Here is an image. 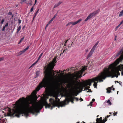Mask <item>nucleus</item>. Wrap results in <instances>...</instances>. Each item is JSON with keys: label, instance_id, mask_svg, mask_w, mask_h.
I'll use <instances>...</instances> for the list:
<instances>
[{"label": "nucleus", "instance_id": "1", "mask_svg": "<svg viewBox=\"0 0 123 123\" xmlns=\"http://www.w3.org/2000/svg\"><path fill=\"white\" fill-rule=\"evenodd\" d=\"M17 108L13 110L12 111L10 110L9 111L8 115L10 116H16L20 117L22 114H28L27 113L37 112L39 109H41L43 106L41 104L33 105L32 107L30 106V103L24 97L19 98L17 101Z\"/></svg>", "mask_w": 123, "mask_h": 123}, {"label": "nucleus", "instance_id": "8", "mask_svg": "<svg viewBox=\"0 0 123 123\" xmlns=\"http://www.w3.org/2000/svg\"><path fill=\"white\" fill-rule=\"evenodd\" d=\"M82 20V19L80 18L79 20H78L77 21L75 22H70L69 23V24H72V25H75L76 24H77L78 23H80L81 21Z\"/></svg>", "mask_w": 123, "mask_h": 123}, {"label": "nucleus", "instance_id": "16", "mask_svg": "<svg viewBox=\"0 0 123 123\" xmlns=\"http://www.w3.org/2000/svg\"><path fill=\"white\" fill-rule=\"evenodd\" d=\"M39 73L40 71H38L36 72V77L35 78L39 76Z\"/></svg>", "mask_w": 123, "mask_h": 123}, {"label": "nucleus", "instance_id": "15", "mask_svg": "<svg viewBox=\"0 0 123 123\" xmlns=\"http://www.w3.org/2000/svg\"><path fill=\"white\" fill-rule=\"evenodd\" d=\"M2 18L1 17H0V21L1 20V21L0 22V24L2 25L3 23V22L5 20L4 19H3L2 20H1V18Z\"/></svg>", "mask_w": 123, "mask_h": 123}, {"label": "nucleus", "instance_id": "31", "mask_svg": "<svg viewBox=\"0 0 123 123\" xmlns=\"http://www.w3.org/2000/svg\"><path fill=\"white\" fill-rule=\"evenodd\" d=\"M29 1H30V2H31L30 3H29V4L30 5H32V2H31V1H29L28 2H26V3H29Z\"/></svg>", "mask_w": 123, "mask_h": 123}, {"label": "nucleus", "instance_id": "32", "mask_svg": "<svg viewBox=\"0 0 123 123\" xmlns=\"http://www.w3.org/2000/svg\"><path fill=\"white\" fill-rule=\"evenodd\" d=\"M6 28V27L5 26H4L3 28L2 29V31H4L5 30V29Z\"/></svg>", "mask_w": 123, "mask_h": 123}, {"label": "nucleus", "instance_id": "48", "mask_svg": "<svg viewBox=\"0 0 123 123\" xmlns=\"http://www.w3.org/2000/svg\"><path fill=\"white\" fill-rule=\"evenodd\" d=\"M37 0H35V3L34 5V6L36 4L37 2Z\"/></svg>", "mask_w": 123, "mask_h": 123}, {"label": "nucleus", "instance_id": "38", "mask_svg": "<svg viewBox=\"0 0 123 123\" xmlns=\"http://www.w3.org/2000/svg\"><path fill=\"white\" fill-rule=\"evenodd\" d=\"M8 23H7L4 26H5V27H7L8 26Z\"/></svg>", "mask_w": 123, "mask_h": 123}, {"label": "nucleus", "instance_id": "20", "mask_svg": "<svg viewBox=\"0 0 123 123\" xmlns=\"http://www.w3.org/2000/svg\"><path fill=\"white\" fill-rule=\"evenodd\" d=\"M97 45L96 44L94 45L93 46L92 48L91 49L92 50H94L95 48L97 46Z\"/></svg>", "mask_w": 123, "mask_h": 123}, {"label": "nucleus", "instance_id": "4", "mask_svg": "<svg viewBox=\"0 0 123 123\" xmlns=\"http://www.w3.org/2000/svg\"><path fill=\"white\" fill-rule=\"evenodd\" d=\"M57 97L55 98L56 100H55L54 99L52 98H50L49 99V101L51 105L48 104L47 102H46V105H45V108H50V109L52 110L53 107H54L55 106H57L58 104V101L57 100Z\"/></svg>", "mask_w": 123, "mask_h": 123}, {"label": "nucleus", "instance_id": "10", "mask_svg": "<svg viewBox=\"0 0 123 123\" xmlns=\"http://www.w3.org/2000/svg\"><path fill=\"white\" fill-rule=\"evenodd\" d=\"M123 59V55H121L120 57L117 60V64H118L119 62L121 61Z\"/></svg>", "mask_w": 123, "mask_h": 123}, {"label": "nucleus", "instance_id": "9", "mask_svg": "<svg viewBox=\"0 0 123 123\" xmlns=\"http://www.w3.org/2000/svg\"><path fill=\"white\" fill-rule=\"evenodd\" d=\"M94 51L93 50H92V49H91L88 55L87 56V59L89 58L92 55Z\"/></svg>", "mask_w": 123, "mask_h": 123}, {"label": "nucleus", "instance_id": "17", "mask_svg": "<svg viewBox=\"0 0 123 123\" xmlns=\"http://www.w3.org/2000/svg\"><path fill=\"white\" fill-rule=\"evenodd\" d=\"M43 54V53H41L39 56V57H38L37 60V62H38V61H39V60L40 59L41 57L42 56Z\"/></svg>", "mask_w": 123, "mask_h": 123}, {"label": "nucleus", "instance_id": "2", "mask_svg": "<svg viewBox=\"0 0 123 123\" xmlns=\"http://www.w3.org/2000/svg\"><path fill=\"white\" fill-rule=\"evenodd\" d=\"M121 67L117 70L116 69H114L110 71L109 69H106L104 70V71L99 73L98 76L97 77L91 79H89L87 81L86 83L83 84H79L78 86H76V89H79L82 90L84 87H86L88 85L91 86L92 84V83L94 81H97L98 82L99 81V82H103V80H105L107 77H110L111 76V78L116 77L117 78L118 75H120V73L119 72L120 70ZM121 69H123V67L121 68ZM121 74L123 75V72H122Z\"/></svg>", "mask_w": 123, "mask_h": 123}, {"label": "nucleus", "instance_id": "56", "mask_svg": "<svg viewBox=\"0 0 123 123\" xmlns=\"http://www.w3.org/2000/svg\"><path fill=\"white\" fill-rule=\"evenodd\" d=\"M70 25V24H69V23H68V24L67 25H66V26H68V25Z\"/></svg>", "mask_w": 123, "mask_h": 123}, {"label": "nucleus", "instance_id": "13", "mask_svg": "<svg viewBox=\"0 0 123 123\" xmlns=\"http://www.w3.org/2000/svg\"><path fill=\"white\" fill-rule=\"evenodd\" d=\"M60 106L62 107V106H65V105L67 104L66 103V102H61L60 103Z\"/></svg>", "mask_w": 123, "mask_h": 123}, {"label": "nucleus", "instance_id": "11", "mask_svg": "<svg viewBox=\"0 0 123 123\" xmlns=\"http://www.w3.org/2000/svg\"><path fill=\"white\" fill-rule=\"evenodd\" d=\"M69 99V101H68V103L69 101H70L72 103H74V99L73 97L72 96H70V98Z\"/></svg>", "mask_w": 123, "mask_h": 123}, {"label": "nucleus", "instance_id": "55", "mask_svg": "<svg viewBox=\"0 0 123 123\" xmlns=\"http://www.w3.org/2000/svg\"><path fill=\"white\" fill-rule=\"evenodd\" d=\"M90 91V92H92V91H91L90 89H88Z\"/></svg>", "mask_w": 123, "mask_h": 123}, {"label": "nucleus", "instance_id": "64", "mask_svg": "<svg viewBox=\"0 0 123 123\" xmlns=\"http://www.w3.org/2000/svg\"><path fill=\"white\" fill-rule=\"evenodd\" d=\"M92 103H92V102H90V104H92Z\"/></svg>", "mask_w": 123, "mask_h": 123}, {"label": "nucleus", "instance_id": "50", "mask_svg": "<svg viewBox=\"0 0 123 123\" xmlns=\"http://www.w3.org/2000/svg\"><path fill=\"white\" fill-rule=\"evenodd\" d=\"M81 100L80 101H83V99L81 98H80V99Z\"/></svg>", "mask_w": 123, "mask_h": 123}, {"label": "nucleus", "instance_id": "37", "mask_svg": "<svg viewBox=\"0 0 123 123\" xmlns=\"http://www.w3.org/2000/svg\"><path fill=\"white\" fill-rule=\"evenodd\" d=\"M113 87V86H112L111 87L108 88H109V89L110 90H111L112 89Z\"/></svg>", "mask_w": 123, "mask_h": 123}, {"label": "nucleus", "instance_id": "60", "mask_svg": "<svg viewBox=\"0 0 123 123\" xmlns=\"http://www.w3.org/2000/svg\"><path fill=\"white\" fill-rule=\"evenodd\" d=\"M31 67H32V66H30L29 68V69H30V68H31Z\"/></svg>", "mask_w": 123, "mask_h": 123}, {"label": "nucleus", "instance_id": "22", "mask_svg": "<svg viewBox=\"0 0 123 123\" xmlns=\"http://www.w3.org/2000/svg\"><path fill=\"white\" fill-rule=\"evenodd\" d=\"M39 9H38V10H37V12H36V13L35 14V15H34V17H33V18L34 19L35 18V17L36 16V15L37 14V13H38V11H39Z\"/></svg>", "mask_w": 123, "mask_h": 123}, {"label": "nucleus", "instance_id": "40", "mask_svg": "<svg viewBox=\"0 0 123 123\" xmlns=\"http://www.w3.org/2000/svg\"><path fill=\"white\" fill-rule=\"evenodd\" d=\"M4 59V58L3 57H1L0 58V61H2Z\"/></svg>", "mask_w": 123, "mask_h": 123}, {"label": "nucleus", "instance_id": "63", "mask_svg": "<svg viewBox=\"0 0 123 123\" xmlns=\"http://www.w3.org/2000/svg\"><path fill=\"white\" fill-rule=\"evenodd\" d=\"M21 42H20V41L18 43V44H19Z\"/></svg>", "mask_w": 123, "mask_h": 123}, {"label": "nucleus", "instance_id": "43", "mask_svg": "<svg viewBox=\"0 0 123 123\" xmlns=\"http://www.w3.org/2000/svg\"><path fill=\"white\" fill-rule=\"evenodd\" d=\"M85 87H86V88H87V89L88 90L89 89V88H90V87L89 86H86Z\"/></svg>", "mask_w": 123, "mask_h": 123}, {"label": "nucleus", "instance_id": "45", "mask_svg": "<svg viewBox=\"0 0 123 123\" xmlns=\"http://www.w3.org/2000/svg\"><path fill=\"white\" fill-rule=\"evenodd\" d=\"M57 16V14H55L54 15V17L53 18L54 19L55 17L56 16Z\"/></svg>", "mask_w": 123, "mask_h": 123}, {"label": "nucleus", "instance_id": "33", "mask_svg": "<svg viewBox=\"0 0 123 123\" xmlns=\"http://www.w3.org/2000/svg\"><path fill=\"white\" fill-rule=\"evenodd\" d=\"M24 37H23L20 40V42H21L24 39Z\"/></svg>", "mask_w": 123, "mask_h": 123}, {"label": "nucleus", "instance_id": "28", "mask_svg": "<svg viewBox=\"0 0 123 123\" xmlns=\"http://www.w3.org/2000/svg\"><path fill=\"white\" fill-rule=\"evenodd\" d=\"M25 52V51H24V50H23L22 51H21L19 52L20 55H21L22 54L24 53Z\"/></svg>", "mask_w": 123, "mask_h": 123}, {"label": "nucleus", "instance_id": "26", "mask_svg": "<svg viewBox=\"0 0 123 123\" xmlns=\"http://www.w3.org/2000/svg\"><path fill=\"white\" fill-rule=\"evenodd\" d=\"M54 19L53 18H52L51 19V20L49 22L48 24H50L51 23V22Z\"/></svg>", "mask_w": 123, "mask_h": 123}, {"label": "nucleus", "instance_id": "62", "mask_svg": "<svg viewBox=\"0 0 123 123\" xmlns=\"http://www.w3.org/2000/svg\"><path fill=\"white\" fill-rule=\"evenodd\" d=\"M88 49H87L86 50V52H87L88 51Z\"/></svg>", "mask_w": 123, "mask_h": 123}, {"label": "nucleus", "instance_id": "23", "mask_svg": "<svg viewBox=\"0 0 123 123\" xmlns=\"http://www.w3.org/2000/svg\"><path fill=\"white\" fill-rule=\"evenodd\" d=\"M21 29V26H20L17 29V32L18 33V32L20 31Z\"/></svg>", "mask_w": 123, "mask_h": 123}, {"label": "nucleus", "instance_id": "59", "mask_svg": "<svg viewBox=\"0 0 123 123\" xmlns=\"http://www.w3.org/2000/svg\"><path fill=\"white\" fill-rule=\"evenodd\" d=\"M110 116V115H107V117H109V116Z\"/></svg>", "mask_w": 123, "mask_h": 123}, {"label": "nucleus", "instance_id": "58", "mask_svg": "<svg viewBox=\"0 0 123 123\" xmlns=\"http://www.w3.org/2000/svg\"><path fill=\"white\" fill-rule=\"evenodd\" d=\"M68 39L67 40V41H66V42H65V43H67V42L68 41Z\"/></svg>", "mask_w": 123, "mask_h": 123}, {"label": "nucleus", "instance_id": "46", "mask_svg": "<svg viewBox=\"0 0 123 123\" xmlns=\"http://www.w3.org/2000/svg\"><path fill=\"white\" fill-rule=\"evenodd\" d=\"M99 119V120H101V121L100 122H102V121H103L102 120V118L101 117Z\"/></svg>", "mask_w": 123, "mask_h": 123}, {"label": "nucleus", "instance_id": "30", "mask_svg": "<svg viewBox=\"0 0 123 123\" xmlns=\"http://www.w3.org/2000/svg\"><path fill=\"white\" fill-rule=\"evenodd\" d=\"M37 61H36V62H35L33 64H32L31 66L32 67L34 65L36 64L37 62Z\"/></svg>", "mask_w": 123, "mask_h": 123}, {"label": "nucleus", "instance_id": "54", "mask_svg": "<svg viewBox=\"0 0 123 123\" xmlns=\"http://www.w3.org/2000/svg\"><path fill=\"white\" fill-rule=\"evenodd\" d=\"M98 43H99V42L98 41V42H97V43L95 44H97V45H98Z\"/></svg>", "mask_w": 123, "mask_h": 123}, {"label": "nucleus", "instance_id": "25", "mask_svg": "<svg viewBox=\"0 0 123 123\" xmlns=\"http://www.w3.org/2000/svg\"><path fill=\"white\" fill-rule=\"evenodd\" d=\"M29 46H28L26 48H25V49H24V51L25 52L29 48Z\"/></svg>", "mask_w": 123, "mask_h": 123}, {"label": "nucleus", "instance_id": "51", "mask_svg": "<svg viewBox=\"0 0 123 123\" xmlns=\"http://www.w3.org/2000/svg\"><path fill=\"white\" fill-rule=\"evenodd\" d=\"M117 113V112L115 114V113H114L113 114V115L114 116H115V115H116V114Z\"/></svg>", "mask_w": 123, "mask_h": 123}, {"label": "nucleus", "instance_id": "53", "mask_svg": "<svg viewBox=\"0 0 123 123\" xmlns=\"http://www.w3.org/2000/svg\"><path fill=\"white\" fill-rule=\"evenodd\" d=\"M95 99H94V98H93L92 99V101H93V102H94V101H95Z\"/></svg>", "mask_w": 123, "mask_h": 123}, {"label": "nucleus", "instance_id": "44", "mask_svg": "<svg viewBox=\"0 0 123 123\" xmlns=\"http://www.w3.org/2000/svg\"><path fill=\"white\" fill-rule=\"evenodd\" d=\"M12 13L11 12H10L8 13V14L9 15H12Z\"/></svg>", "mask_w": 123, "mask_h": 123}, {"label": "nucleus", "instance_id": "61", "mask_svg": "<svg viewBox=\"0 0 123 123\" xmlns=\"http://www.w3.org/2000/svg\"><path fill=\"white\" fill-rule=\"evenodd\" d=\"M119 83L120 85H121V84H122V83H121H121Z\"/></svg>", "mask_w": 123, "mask_h": 123}, {"label": "nucleus", "instance_id": "6", "mask_svg": "<svg viewBox=\"0 0 123 123\" xmlns=\"http://www.w3.org/2000/svg\"><path fill=\"white\" fill-rule=\"evenodd\" d=\"M100 11V9H98L92 13H90L86 18L85 20V21H87L88 19H90L91 18H92L94 15L97 14Z\"/></svg>", "mask_w": 123, "mask_h": 123}, {"label": "nucleus", "instance_id": "57", "mask_svg": "<svg viewBox=\"0 0 123 123\" xmlns=\"http://www.w3.org/2000/svg\"><path fill=\"white\" fill-rule=\"evenodd\" d=\"M116 82H118V81H115V83H116Z\"/></svg>", "mask_w": 123, "mask_h": 123}, {"label": "nucleus", "instance_id": "49", "mask_svg": "<svg viewBox=\"0 0 123 123\" xmlns=\"http://www.w3.org/2000/svg\"><path fill=\"white\" fill-rule=\"evenodd\" d=\"M49 24H48H48L47 25H46V27H45V29H46V28L48 27V25H49Z\"/></svg>", "mask_w": 123, "mask_h": 123}, {"label": "nucleus", "instance_id": "24", "mask_svg": "<svg viewBox=\"0 0 123 123\" xmlns=\"http://www.w3.org/2000/svg\"><path fill=\"white\" fill-rule=\"evenodd\" d=\"M107 103H108V105H111V103L109 99L108 100Z\"/></svg>", "mask_w": 123, "mask_h": 123}, {"label": "nucleus", "instance_id": "21", "mask_svg": "<svg viewBox=\"0 0 123 123\" xmlns=\"http://www.w3.org/2000/svg\"><path fill=\"white\" fill-rule=\"evenodd\" d=\"M109 88H108L106 89V90H107V93H110L111 92V90H110L109 89Z\"/></svg>", "mask_w": 123, "mask_h": 123}, {"label": "nucleus", "instance_id": "34", "mask_svg": "<svg viewBox=\"0 0 123 123\" xmlns=\"http://www.w3.org/2000/svg\"><path fill=\"white\" fill-rule=\"evenodd\" d=\"M34 6H33L32 7L31 9V11H30V12H32V11H33V8H34Z\"/></svg>", "mask_w": 123, "mask_h": 123}, {"label": "nucleus", "instance_id": "39", "mask_svg": "<svg viewBox=\"0 0 123 123\" xmlns=\"http://www.w3.org/2000/svg\"><path fill=\"white\" fill-rule=\"evenodd\" d=\"M120 26V25H119L118 26H117L116 27V28H115V30L116 31V30H117V29L119 27V26Z\"/></svg>", "mask_w": 123, "mask_h": 123}, {"label": "nucleus", "instance_id": "18", "mask_svg": "<svg viewBox=\"0 0 123 123\" xmlns=\"http://www.w3.org/2000/svg\"><path fill=\"white\" fill-rule=\"evenodd\" d=\"M94 82V83L93 84V86H94L95 88H97V83L98 82H95V81L93 82Z\"/></svg>", "mask_w": 123, "mask_h": 123}, {"label": "nucleus", "instance_id": "5", "mask_svg": "<svg viewBox=\"0 0 123 123\" xmlns=\"http://www.w3.org/2000/svg\"><path fill=\"white\" fill-rule=\"evenodd\" d=\"M82 69L80 70L79 71L74 72L73 74V77L74 78H76L77 79H80L82 76V74L85 70L86 69V67L85 66L84 67H82Z\"/></svg>", "mask_w": 123, "mask_h": 123}, {"label": "nucleus", "instance_id": "19", "mask_svg": "<svg viewBox=\"0 0 123 123\" xmlns=\"http://www.w3.org/2000/svg\"><path fill=\"white\" fill-rule=\"evenodd\" d=\"M123 10L120 13V14L118 16L120 17L122 16L123 15Z\"/></svg>", "mask_w": 123, "mask_h": 123}, {"label": "nucleus", "instance_id": "3", "mask_svg": "<svg viewBox=\"0 0 123 123\" xmlns=\"http://www.w3.org/2000/svg\"><path fill=\"white\" fill-rule=\"evenodd\" d=\"M53 68L51 67V70L49 73L44 76L42 81L40 84V86H38L36 89V91H34L32 93L34 97L36 99L37 98L36 94L37 93V92L38 91L42 88V87H50L54 90H55L58 89L59 83H56L54 82H51V77H53L55 75V73L52 70Z\"/></svg>", "mask_w": 123, "mask_h": 123}, {"label": "nucleus", "instance_id": "52", "mask_svg": "<svg viewBox=\"0 0 123 123\" xmlns=\"http://www.w3.org/2000/svg\"><path fill=\"white\" fill-rule=\"evenodd\" d=\"M77 94H76L75 95L73 94V96H77Z\"/></svg>", "mask_w": 123, "mask_h": 123}, {"label": "nucleus", "instance_id": "35", "mask_svg": "<svg viewBox=\"0 0 123 123\" xmlns=\"http://www.w3.org/2000/svg\"><path fill=\"white\" fill-rule=\"evenodd\" d=\"M74 98V99H75L77 101H78L79 100V99L78 98L74 97L73 98Z\"/></svg>", "mask_w": 123, "mask_h": 123}, {"label": "nucleus", "instance_id": "14", "mask_svg": "<svg viewBox=\"0 0 123 123\" xmlns=\"http://www.w3.org/2000/svg\"><path fill=\"white\" fill-rule=\"evenodd\" d=\"M123 52V50L122 49L121 50L120 52L118 54H117L116 55V57L118 56L122 52Z\"/></svg>", "mask_w": 123, "mask_h": 123}, {"label": "nucleus", "instance_id": "41", "mask_svg": "<svg viewBox=\"0 0 123 123\" xmlns=\"http://www.w3.org/2000/svg\"><path fill=\"white\" fill-rule=\"evenodd\" d=\"M18 23L19 24H20L21 23V20L20 19H18Z\"/></svg>", "mask_w": 123, "mask_h": 123}, {"label": "nucleus", "instance_id": "29", "mask_svg": "<svg viewBox=\"0 0 123 123\" xmlns=\"http://www.w3.org/2000/svg\"><path fill=\"white\" fill-rule=\"evenodd\" d=\"M65 52H67V50L66 49H65L63 51V52H62V53H61V54H60V56H61V55L63 53H64Z\"/></svg>", "mask_w": 123, "mask_h": 123}, {"label": "nucleus", "instance_id": "47", "mask_svg": "<svg viewBox=\"0 0 123 123\" xmlns=\"http://www.w3.org/2000/svg\"><path fill=\"white\" fill-rule=\"evenodd\" d=\"M117 37V36L116 35L115 37V39H114V40H115V41H116V38Z\"/></svg>", "mask_w": 123, "mask_h": 123}, {"label": "nucleus", "instance_id": "42", "mask_svg": "<svg viewBox=\"0 0 123 123\" xmlns=\"http://www.w3.org/2000/svg\"><path fill=\"white\" fill-rule=\"evenodd\" d=\"M123 24V20L120 23V24L119 25H121L122 24Z\"/></svg>", "mask_w": 123, "mask_h": 123}, {"label": "nucleus", "instance_id": "27", "mask_svg": "<svg viewBox=\"0 0 123 123\" xmlns=\"http://www.w3.org/2000/svg\"><path fill=\"white\" fill-rule=\"evenodd\" d=\"M107 120V119L106 118V119H105V121H102V122H98L97 123H105V122H106V121Z\"/></svg>", "mask_w": 123, "mask_h": 123}, {"label": "nucleus", "instance_id": "12", "mask_svg": "<svg viewBox=\"0 0 123 123\" xmlns=\"http://www.w3.org/2000/svg\"><path fill=\"white\" fill-rule=\"evenodd\" d=\"M62 1H59L58 3L56 4L54 6V8H55V7H57L59 6L60 4H61L62 3Z\"/></svg>", "mask_w": 123, "mask_h": 123}, {"label": "nucleus", "instance_id": "36", "mask_svg": "<svg viewBox=\"0 0 123 123\" xmlns=\"http://www.w3.org/2000/svg\"><path fill=\"white\" fill-rule=\"evenodd\" d=\"M96 121H97V122H96V123H97L98 122H99V119L98 118H97L96 119Z\"/></svg>", "mask_w": 123, "mask_h": 123}, {"label": "nucleus", "instance_id": "7", "mask_svg": "<svg viewBox=\"0 0 123 123\" xmlns=\"http://www.w3.org/2000/svg\"><path fill=\"white\" fill-rule=\"evenodd\" d=\"M57 57V56H55V58L53 59V61L49 63L50 66L51 67H52V68H54V64L56 62V59Z\"/></svg>", "mask_w": 123, "mask_h": 123}]
</instances>
